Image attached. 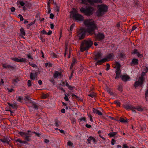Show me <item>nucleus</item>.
<instances>
[{"label":"nucleus","mask_w":148,"mask_h":148,"mask_svg":"<svg viewBox=\"0 0 148 148\" xmlns=\"http://www.w3.org/2000/svg\"><path fill=\"white\" fill-rule=\"evenodd\" d=\"M27 133L25 132H20L19 133V134L22 136L25 137V136L27 134Z\"/></svg>","instance_id":"nucleus-33"},{"label":"nucleus","mask_w":148,"mask_h":148,"mask_svg":"<svg viewBox=\"0 0 148 148\" xmlns=\"http://www.w3.org/2000/svg\"><path fill=\"white\" fill-rule=\"evenodd\" d=\"M55 125L57 127H59L61 125V123L58 121H56L55 122Z\"/></svg>","instance_id":"nucleus-29"},{"label":"nucleus","mask_w":148,"mask_h":148,"mask_svg":"<svg viewBox=\"0 0 148 148\" xmlns=\"http://www.w3.org/2000/svg\"><path fill=\"white\" fill-rule=\"evenodd\" d=\"M25 99L26 100H30V97L29 96H27L25 97Z\"/></svg>","instance_id":"nucleus-57"},{"label":"nucleus","mask_w":148,"mask_h":148,"mask_svg":"<svg viewBox=\"0 0 148 148\" xmlns=\"http://www.w3.org/2000/svg\"><path fill=\"white\" fill-rule=\"evenodd\" d=\"M47 97V96L46 95L43 94V95H42V97L43 99H45Z\"/></svg>","instance_id":"nucleus-54"},{"label":"nucleus","mask_w":148,"mask_h":148,"mask_svg":"<svg viewBox=\"0 0 148 148\" xmlns=\"http://www.w3.org/2000/svg\"><path fill=\"white\" fill-rule=\"evenodd\" d=\"M93 44V42L90 39H87L83 41L82 43L80 46L82 51L87 50Z\"/></svg>","instance_id":"nucleus-3"},{"label":"nucleus","mask_w":148,"mask_h":148,"mask_svg":"<svg viewBox=\"0 0 148 148\" xmlns=\"http://www.w3.org/2000/svg\"><path fill=\"white\" fill-rule=\"evenodd\" d=\"M10 9L11 12H14L15 10V9L14 7H12Z\"/></svg>","instance_id":"nucleus-49"},{"label":"nucleus","mask_w":148,"mask_h":148,"mask_svg":"<svg viewBox=\"0 0 148 148\" xmlns=\"http://www.w3.org/2000/svg\"><path fill=\"white\" fill-rule=\"evenodd\" d=\"M15 141L16 142H19L22 144H25L26 143V142L25 141H22L21 139H19L16 140Z\"/></svg>","instance_id":"nucleus-26"},{"label":"nucleus","mask_w":148,"mask_h":148,"mask_svg":"<svg viewBox=\"0 0 148 148\" xmlns=\"http://www.w3.org/2000/svg\"><path fill=\"white\" fill-rule=\"evenodd\" d=\"M133 54H136L137 56L139 57H141L143 56V55L142 54H140L138 52V51L136 49H134L132 53Z\"/></svg>","instance_id":"nucleus-19"},{"label":"nucleus","mask_w":148,"mask_h":148,"mask_svg":"<svg viewBox=\"0 0 148 148\" xmlns=\"http://www.w3.org/2000/svg\"><path fill=\"white\" fill-rule=\"evenodd\" d=\"M62 75V74L61 72H59L56 71L55 72L53 76L55 78H56L58 77H61Z\"/></svg>","instance_id":"nucleus-16"},{"label":"nucleus","mask_w":148,"mask_h":148,"mask_svg":"<svg viewBox=\"0 0 148 148\" xmlns=\"http://www.w3.org/2000/svg\"><path fill=\"white\" fill-rule=\"evenodd\" d=\"M114 103L118 106H120V103L118 101H114Z\"/></svg>","instance_id":"nucleus-41"},{"label":"nucleus","mask_w":148,"mask_h":148,"mask_svg":"<svg viewBox=\"0 0 148 148\" xmlns=\"http://www.w3.org/2000/svg\"><path fill=\"white\" fill-rule=\"evenodd\" d=\"M18 17L20 18V20L21 21H23L24 18L23 16L21 14H19L18 15Z\"/></svg>","instance_id":"nucleus-38"},{"label":"nucleus","mask_w":148,"mask_h":148,"mask_svg":"<svg viewBox=\"0 0 148 148\" xmlns=\"http://www.w3.org/2000/svg\"><path fill=\"white\" fill-rule=\"evenodd\" d=\"M110 69V65L108 64H107V68L106 70L108 71Z\"/></svg>","instance_id":"nucleus-50"},{"label":"nucleus","mask_w":148,"mask_h":148,"mask_svg":"<svg viewBox=\"0 0 148 148\" xmlns=\"http://www.w3.org/2000/svg\"><path fill=\"white\" fill-rule=\"evenodd\" d=\"M92 139H93V137H89L88 139V142L90 143L91 140H92Z\"/></svg>","instance_id":"nucleus-40"},{"label":"nucleus","mask_w":148,"mask_h":148,"mask_svg":"<svg viewBox=\"0 0 148 148\" xmlns=\"http://www.w3.org/2000/svg\"><path fill=\"white\" fill-rule=\"evenodd\" d=\"M81 1V3L85 5H88V3L93 5L94 3H101L102 2V0H79Z\"/></svg>","instance_id":"nucleus-8"},{"label":"nucleus","mask_w":148,"mask_h":148,"mask_svg":"<svg viewBox=\"0 0 148 148\" xmlns=\"http://www.w3.org/2000/svg\"><path fill=\"white\" fill-rule=\"evenodd\" d=\"M38 83L40 85H41L42 84V82L41 80H39L38 81Z\"/></svg>","instance_id":"nucleus-60"},{"label":"nucleus","mask_w":148,"mask_h":148,"mask_svg":"<svg viewBox=\"0 0 148 148\" xmlns=\"http://www.w3.org/2000/svg\"><path fill=\"white\" fill-rule=\"evenodd\" d=\"M3 67L4 68H7L9 67V66L7 65L6 64H4L3 65Z\"/></svg>","instance_id":"nucleus-51"},{"label":"nucleus","mask_w":148,"mask_h":148,"mask_svg":"<svg viewBox=\"0 0 148 148\" xmlns=\"http://www.w3.org/2000/svg\"><path fill=\"white\" fill-rule=\"evenodd\" d=\"M145 98L147 100V99H148V89L145 92Z\"/></svg>","instance_id":"nucleus-37"},{"label":"nucleus","mask_w":148,"mask_h":148,"mask_svg":"<svg viewBox=\"0 0 148 148\" xmlns=\"http://www.w3.org/2000/svg\"><path fill=\"white\" fill-rule=\"evenodd\" d=\"M86 127L89 128L91 127V125H90L87 124L86 125Z\"/></svg>","instance_id":"nucleus-64"},{"label":"nucleus","mask_w":148,"mask_h":148,"mask_svg":"<svg viewBox=\"0 0 148 148\" xmlns=\"http://www.w3.org/2000/svg\"><path fill=\"white\" fill-rule=\"evenodd\" d=\"M123 107L127 110H131L134 112H136V108L135 107L128 105H124Z\"/></svg>","instance_id":"nucleus-11"},{"label":"nucleus","mask_w":148,"mask_h":148,"mask_svg":"<svg viewBox=\"0 0 148 148\" xmlns=\"http://www.w3.org/2000/svg\"><path fill=\"white\" fill-rule=\"evenodd\" d=\"M114 57V56L112 53L108 55L106 57V58H105L106 59V61H109L111 60Z\"/></svg>","instance_id":"nucleus-15"},{"label":"nucleus","mask_w":148,"mask_h":148,"mask_svg":"<svg viewBox=\"0 0 148 148\" xmlns=\"http://www.w3.org/2000/svg\"><path fill=\"white\" fill-rule=\"evenodd\" d=\"M80 120L81 121H83L85 122L86 121V118L85 117H82L81 118Z\"/></svg>","instance_id":"nucleus-53"},{"label":"nucleus","mask_w":148,"mask_h":148,"mask_svg":"<svg viewBox=\"0 0 148 148\" xmlns=\"http://www.w3.org/2000/svg\"><path fill=\"white\" fill-rule=\"evenodd\" d=\"M88 117L90 118V121L92 122L93 121V119L92 118V116L90 115H88Z\"/></svg>","instance_id":"nucleus-48"},{"label":"nucleus","mask_w":148,"mask_h":148,"mask_svg":"<svg viewBox=\"0 0 148 148\" xmlns=\"http://www.w3.org/2000/svg\"><path fill=\"white\" fill-rule=\"evenodd\" d=\"M112 66L114 68H116V76L115 79L119 78L121 74V71H120V65L119 63L117 62H115L114 64H113Z\"/></svg>","instance_id":"nucleus-7"},{"label":"nucleus","mask_w":148,"mask_h":148,"mask_svg":"<svg viewBox=\"0 0 148 148\" xmlns=\"http://www.w3.org/2000/svg\"><path fill=\"white\" fill-rule=\"evenodd\" d=\"M52 32L51 30H49L48 33H47V34L48 35H51L52 34Z\"/></svg>","instance_id":"nucleus-56"},{"label":"nucleus","mask_w":148,"mask_h":148,"mask_svg":"<svg viewBox=\"0 0 148 148\" xmlns=\"http://www.w3.org/2000/svg\"><path fill=\"white\" fill-rule=\"evenodd\" d=\"M136 108V110H137L139 111H142L143 110V108L141 106H138L136 107H135Z\"/></svg>","instance_id":"nucleus-20"},{"label":"nucleus","mask_w":148,"mask_h":148,"mask_svg":"<svg viewBox=\"0 0 148 148\" xmlns=\"http://www.w3.org/2000/svg\"><path fill=\"white\" fill-rule=\"evenodd\" d=\"M86 28H81L77 32V34L75 36V38L79 40L84 39L86 33L88 32L90 34H92L95 30L97 29V26L95 22L92 19H87L84 22Z\"/></svg>","instance_id":"nucleus-1"},{"label":"nucleus","mask_w":148,"mask_h":148,"mask_svg":"<svg viewBox=\"0 0 148 148\" xmlns=\"http://www.w3.org/2000/svg\"><path fill=\"white\" fill-rule=\"evenodd\" d=\"M42 33L44 34H47V32L44 30H43L42 31Z\"/></svg>","instance_id":"nucleus-63"},{"label":"nucleus","mask_w":148,"mask_h":148,"mask_svg":"<svg viewBox=\"0 0 148 148\" xmlns=\"http://www.w3.org/2000/svg\"><path fill=\"white\" fill-rule=\"evenodd\" d=\"M11 59L14 61L19 62H26L27 59L25 58H21L20 59L17 58H12Z\"/></svg>","instance_id":"nucleus-9"},{"label":"nucleus","mask_w":148,"mask_h":148,"mask_svg":"<svg viewBox=\"0 0 148 148\" xmlns=\"http://www.w3.org/2000/svg\"><path fill=\"white\" fill-rule=\"evenodd\" d=\"M20 31H21V34L22 35H23V36L25 35V32L24 29L23 28H21V29H20Z\"/></svg>","instance_id":"nucleus-30"},{"label":"nucleus","mask_w":148,"mask_h":148,"mask_svg":"<svg viewBox=\"0 0 148 148\" xmlns=\"http://www.w3.org/2000/svg\"><path fill=\"white\" fill-rule=\"evenodd\" d=\"M118 90L120 91H122V87L121 86H119L118 87Z\"/></svg>","instance_id":"nucleus-44"},{"label":"nucleus","mask_w":148,"mask_h":148,"mask_svg":"<svg viewBox=\"0 0 148 148\" xmlns=\"http://www.w3.org/2000/svg\"><path fill=\"white\" fill-rule=\"evenodd\" d=\"M19 3L22 6H23L25 4V3L23 1H20Z\"/></svg>","instance_id":"nucleus-47"},{"label":"nucleus","mask_w":148,"mask_h":148,"mask_svg":"<svg viewBox=\"0 0 148 148\" xmlns=\"http://www.w3.org/2000/svg\"><path fill=\"white\" fill-rule=\"evenodd\" d=\"M0 140L2 142L4 143H6L7 144H9L10 141V139L8 138H5L3 139H1Z\"/></svg>","instance_id":"nucleus-17"},{"label":"nucleus","mask_w":148,"mask_h":148,"mask_svg":"<svg viewBox=\"0 0 148 148\" xmlns=\"http://www.w3.org/2000/svg\"><path fill=\"white\" fill-rule=\"evenodd\" d=\"M70 16L71 18H73L74 20L77 21H82L84 19L83 16L78 13L75 10L70 12Z\"/></svg>","instance_id":"nucleus-5"},{"label":"nucleus","mask_w":148,"mask_h":148,"mask_svg":"<svg viewBox=\"0 0 148 148\" xmlns=\"http://www.w3.org/2000/svg\"><path fill=\"white\" fill-rule=\"evenodd\" d=\"M142 69H144L143 71L142 72L140 76L138 77L137 78V81L135 82L134 84L135 87L138 86H141L145 80V76L148 71V67H143Z\"/></svg>","instance_id":"nucleus-2"},{"label":"nucleus","mask_w":148,"mask_h":148,"mask_svg":"<svg viewBox=\"0 0 148 148\" xmlns=\"http://www.w3.org/2000/svg\"><path fill=\"white\" fill-rule=\"evenodd\" d=\"M16 99L18 101L21 102L23 103V98L21 97L20 96L17 97H16Z\"/></svg>","instance_id":"nucleus-23"},{"label":"nucleus","mask_w":148,"mask_h":148,"mask_svg":"<svg viewBox=\"0 0 148 148\" xmlns=\"http://www.w3.org/2000/svg\"><path fill=\"white\" fill-rule=\"evenodd\" d=\"M108 10V6L106 5L102 4L98 5L96 12L97 15L98 16H102Z\"/></svg>","instance_id":"nucleus-4"},{"label":"nucleus","mask_w":148,"mask_h":148,"mask_svg":"<svg viewBox=\"0 0 148 148\" xmlns=\"http://www.w3.org/2000/svg\"><path fill=\"white\" fill-rule=\"evenodd\" d=\"M64 95H65V97H64V99L66 101H68L69 100V99L68 98V96L69 95V94H65Z\"/></svg>","instance_id":"nucleus-32"},{"label":"nucleus","mask_w":148,"mask_h":148,"mask_svg":"<svg viewBox=\"0 0 148 148\" xmlns=\"http://www.w3.org/2000/svg\"><path fill=\"white\" fill-rule=\"evenodd\" d=\"M104 35L101 33H98L96 36V38L98 40H101L104 38Z\"/></svg>","instance_id":"nucleus-13"},{"label":"nucleus","mask_w":148,"mask_h":148,"mask_svg":"<svg viewBox=\"0 0 148 148\" xmlns=\"http://www.w3.org/2000/svg\"><path fill=\"white\" fill-rule=\"evenodd\" d=\"M27 84L28 86H31V82L30 80H29L28 81Z\"/></svg>","instance_id":"nucleus-45"},{"label":"nucleus","mask_w":148,"mask_h":148,"mask_svg":"<svg viewBox=\"0 0 148 148\" xmlns=\"http://www.w3.org/2000/svg\"><path fill=\"white\" fill-rule=\"evenodd\" d=\"M36 77V75L35 74L31 73L30 75V79L32 80L35 79Z\"/></svg>","instance_id":"nucleus-21"},{"label":"nucleus","mask_w":148,"mask_h":148,"mask_svg":"<svg viewBox=\"0 0 148 148\" xmlns=\"http://www.w3.org/2000/svg\"><path fill=\"white\" fill-rule=\"evenodd\" d=\"M117 133V132H111L109 133L108 135L110 137H113L116 135Z\"/></svg>","instance_id":"nucleus-25"},{"label":"nucleus","mask_w":148,"mask_h":148,"mask_svg":"<svg viewBox=\"0 0 148 148\" xmlns=\"http://www.w3.org/2000/svg\"><path fill=\"white\" fill-rule=\"evenodd\" d=\"M54 17V15L51 13L50 14V18L51 19H53Z\"/></svg>","instance_id":"nucleus-52"},{"label":"nucleus","mask_w":148,"mask_h":148,"mask_svg":"<svg viewBox=\"0 0 148 148\" xmlns=\"http://www.w3.org/2000/svg\"><path fill=\"white\" fill-rule=\"evenodd\" d=\"M54 11L55 12H57V13H58V12L59 11V7L57 5H56L54 8Z\"/></svg>","instance_id":"nucleus-27"},{"label":"nucleus","mask_w":148,"mask_h":148,"mask_svg":"<svg viewBox=\"0 0 148 148\" xmlns=\"http://www.w3.org/2000/svg\"><path fill=\"white\" fill-rule=\"evenodd\" d=\"M106 62V59L105 58H103L101 60L97 61L96 63V65H101L102 63Z\"/></svg>","instance_id":"nucleus-14"},{"label":"nucleus","mask_w":148,"mask_h":148,"mask_svg":"<svg viewBox=\"0 0 148 148\" xmlns=\"http://www.w3.org/2000/svg\"><path fill=\"white\" fill-rule=\"evenodd\" d=\"M54 27V25L52 24H50V28L51 29H53Z\"/></svg>","instance_id":"nucleus-61"},{"label":"nucleus","mask_w":148,"mask_h":148,"mask_svg":"<svg viewBox=\"0 0 148 148\" xmlns=\"http://www.w3.org/2000/svg\"><path fill=\"white\" fill-rule=\"evenodd\" d=\"M67 145H68L70 146H73V143L70 141L68 142Z\"/></svg>","instance_id":"nucleus-43"},{"label":"nucleus","mask_w":148,"mask_h":148,"mask_svg":"<svg viewBox=\"0 0 148 148\" xmlns=\"http://www.w3.org/2000/svg\"><path fill=\"white\" fill-rule=\"evenodd\" d=\"M80 11L81 12L84 13L87 16H90L92 14L94 10L93 7H87L86 9L82 7L80 9Z\"/></svg>","instance_id":"nucleus-6"},{"label":"nucleus","mask_w":148,"mask_h":148,"mask_svg":"<svg viewBox=\"0 0 148 148\" xmlns=\"http://www.w3.org/2000/svg\"><path fill=\"white\" fill-rule=\"evenodd\" d=\"M45 66L46 67H51L52 66V64L48 63H45Z\"/></svg>","instance_id":"nucleus-36"},{"label":"nucleus","mask_w":148,"mask_h":148,"mask_svg":"<svg viewBox=\"0 0 148 148\" xmlns=\"http://www.w3.org/2000/svg\"><path fill=\"white\" fill-rule=\"evenodd\" d=\"M122 79L124 81L128 80L130 79V77L127 75H121Z\"/></svg>","instance_id":"nucleus-12"},{"label":"nucleus","mask_w":148,"mask_h":148,"mask_svg":"<svg viewBox=\"0 0 148 148\" xmlns=\"http://www.w3.org/2000/svg\"><path fill=\"white\" fill-rule=\"evenodd\" d=\"M107 91L111 95H113V93L111 91V90L110 89H109L107 90Z\"/></svg>","instance_id":"nucleus-42"},{"label":"nucleus","mask_w":148,"mask_h":148,"mask_svg":"<svg viewBox=\"0 0 148 148\" xmlns=\"http://www.w3.org/2000/svg\"><path fill=\"white\" fill-rule=\"evenodd\" d=\"M122 123H125L127 122V121L123 118H121L119 120Z\"/></svg>","instance_id":"nucleus-35"},{"label":"nucleus","mask_w":148,"mask_h":148,"mask_svg":"<svg viewBox=\"0 0 148 148\" xmlns=\"http://www.w3.org/2000/svg\"><path fill=\"white\" fill-rule=\"evenodd\" d=\"M38 106L35 103H33L32 105V107L34 109H38Z\"/></svg>","instance_id":"nucleus-34"},{"label":"nucleus","mask_w":148,"mask_h":148,"mask_svg":"<svg viewBox=\"0 0 148 148\" xmlns=\"http://www.w3.org/2000/svg\"><path fill=\"white\" fill-rule=\"evenodd\" d=\"M75 26L74 24H72L70 26V33H72V31L73 29Z\"/></svg>","instance_id":"nucleus-31"},{"label":"nucleus","mask_w":148,"mask_h":148,"mask_svg":"<svg viewBox=\"0 0 148 148\" xmlns=\"http://www.w3.org/2000/svg\"><path fill=\"white\" fill-rule=\"evenodd\" d=\"M76 60L75 59H73L72 63L71 64V66H70V69H72V67H73V65L76 62Z\"/></svg>","instance_id":"nucleus-24"},{"label":"nucleus","mask_w":148,"mask_h":148,"mask_svg":"<svg viewBox=\"0 0 148 148\" xmlns=\"http://www.w3.org/2000/svg\"><path fill=\"white\" fill-rule=\"evenodd\" d=\"M115 140H114L113 139H112V141H111V144L112 145H114V144H115Z\"/></svg>","instance_id":"nucleus-55"},{"label":"nucleus","mask_w":148,"mask_h":148,"mask_svg":"<svg viewBox=\"0 0 148 148\" xmlns=\"http://www.w3.org/2000/svg\"><path fill=\"white\" fill-rule=\"evenodd\" d=\"M29 64L30 65H31L33 67H37V66L34 63H29Z\"/></svg>","instance_id":"nucleus-39"},{"label":"nucleus","mask_w":148,"mask_h":148,"mask_svg":"<svg viewBox=\"0 0 148 148\" xmlns=\"http://www.w3.org/2000/svg\"><path fill=\"white\" fill-rule=\"evenodd\" d=\"M93 111L94 113H96L99 115H101L102 114V113L97 109L93 108Z\"/></svg>","instance_id":"nucleus-18"},{"label":"nucleus","mask_w":148,"mask_h":148,"mask_svg":"<svg viewBox=\"0 0 148 148\" xmlns=\"http://www.w3.org/2000/svg\"><path fill=\"white\" fill-rule=\"evenodd\" d=\"M4 83V82L3 81L2 79H0V85H3Z\"/></svg>","instance_id":"nucleus-46"},{"label":"nucleus","mask_w":148,"mask_h":148,"mask_svg":"<svg viewBox=\"0 0 148 148\" xmlns=\"http://www.w3.org/2000/svg\"><path fill=\"white\" fill-rule=\"evenodd\" d=\"M27 57L29 59H32V58L31 56L29 54H27Z\"/></svg>","instance_id":"nucleus-59"},{"label":"nucleus","mask_w":148,"mask_h":148,"mask_svg":"<svg viewBox=\"0 0 148 148\" xmlns=\"http://www.w3.org/2000/svg\"><path fill=\"white\" fill-rule=\"evenodd\" d=\"M65 53H64V56H66V52L67 51V49H68V48L69 47V45L66 43V45H65Z\"/></svg>","instance_id":"nucleus-22"},{"label":"nucleus","mask_w":148,"mask_h":148,"mask_svg":"<svg viewBox=\"0 0 148 148\" xmlns=\"http://www.w3.org/2000/svg\"><path fill=\"white\" fill-rule=\"evenodd\" d=\"M128 147L127 145L126 144H124L123 145V148H128Z\"/></svg>","instance_id":"nucleus-58"},{"label":"nucleus","mask_w":148,"mask_h":148,"mask_svg":"<svg viewBox=\"0 0 148 148\" xmlns=\"http://www.w3.org/2000/svg\"><path fill=\"white\" fill-rule=\"evenodd\" d=\"M33 134H35L37 136L39 135V134H38L35 133L34 132H31L30 131H29V130L27 131V134H26V135L24 137H25V140L28 141L29 140V137H30L31 135Z\"/></svg>","instance_id":"nucleus-10"},{"label":"nucleus","mask_w":148,"mask_h":148,"mask_svg":"<svg viewBox=\"0 0 148 148\" xmlns=\"http://www.w3.org/2000/svg\"><path fill=\"white\" fill-rule=\"evenodd\" d=\"M61 112L62 113H64L65 112V110L64 109H63L61 110Z\"/></svg>","instance_id":"nucleus-62"},{"label":"nucleus","mask_w":148,"mask_h":148,"mask_svg":"<svg viewBox=\"0 0 148 148\" xmlns=\"http://www.w3.org/2000/svg\"><path fill=\"white\" fill-rule=\"evenodd\" d=\"M138 59L134 58L132 60V63L134 64H136L138 63Z\"/></svg>","instance_id":"nucleus-28"}]
</instances>
